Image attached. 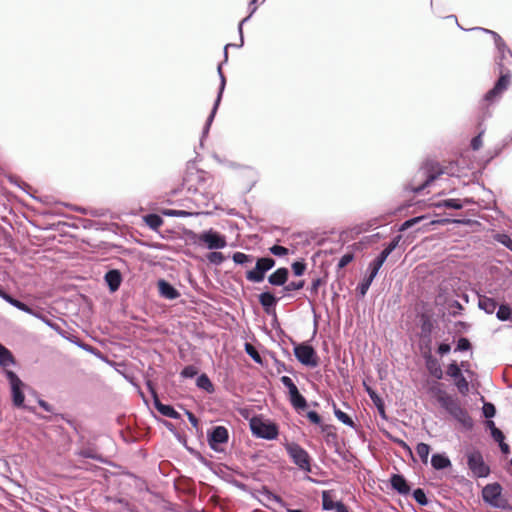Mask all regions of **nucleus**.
<instances>
[{
    "label": "nucleus",
    "instance_id": "5",
    "mask_svg": "<svg viewBox=\"0 0 512 512\" xmlns=\"http://www.w3.org/2000/svg\"><path fill=\"white\" fill-rule=\"evenodd\" d=\"M416 318L420 328L418 333L426 334V332H434L439 327L435 311L426 302L421 303L416 312Z\"/></svg>",
    "mask_w": 512,
    "mask_h": 512
},
{
    "label": "nucleus",
    "instance_id": "42",
    "mask_svg": "<svg viewBox=\"0 0 512 512\" xmlns=\"http://www.w3.org/2000/svg\"><path fill=\"white\" fill-rule=\"evenodd\" d=\"M245 352L257 364L264 365L266 362L265 355H263L258 348L254 347L252 344L245 343Z\"/></svg>",
    "mask_w": 512,
    "mask_h": 512
},
{
    "label": "nucleus",
    "instance_id": "49",
    "mask_svg": "<svg viewBox=\"0 0 512 512\" xmlns=\"http://www.w3.org/2000/svg\"><path fill=\"white\" fill-rule=\"evenodd\" d=\"M291 270L294 276L301 277L307 270V263L304 258H297L291 263Z\"/></svg>",
    "mask_w": 512,
    "mask_h": 512
},
{
    "label": "nucleus",
    "instance_id": "22",
    "mask_svg": "<svg viewBox=\"0 0 512 512\" xmlns=\"http://www.w3.org/2000/svg\"><path fill=\"white\" fill-rule=\"evenodd\" d=\"M425 362L427 371L436 379H441L443 371L439 360L433 354H427L422 356Z\"/></svg>",
    "mask_w": 512,
    "mask_h": 512
},
{
    "label": "nucleus",
    "instance_id": "21",
    "mask_svg": "<svg viewBox=\"0 0 512 512\" xmlns=\"http://www.w3.org/2000/svg\"><path fill=\"white\" fill-rule=\"evenodd\" d=\"M377 276L366 269L363 278L358 282L357 287L355 289L356 297L358 299H362L366 296L371 284Z\"/></svg>",
    "mask_w": 512,
    "mask_h": 512
},
{
    "label": "nucleus",
    "instance_id": "56",
    "mask_svg": "<svg viewBox=\"0 0 512 512\" xmlns=\"http://www.w3.org/2000/svg\"><path fill=\"white\" fill-rule=\"evenodd\" d=\"M451 350L452 347L448 339L436 342V353L440 357L450 354Z\"/></svg>",
    "mask_w": 512,
    "mask_h": 512
},
{
    "label": "nucleus",
    "instance_id": "39",
    "mask_svg": "<svg viewBox=\"0 0 512 512\" xmlns=\"http://www.w3.org/2000/svg\"><path fill=\"white\" fill-rule=\"evenodd\" d=\"M495 315L501 322L512 321V307L508 303L498 304Z\"/></svg>",
    "mask_w": 512,
    "mask_h": 512
},
{
    "label": "nucleus",
    "instance_id": "23",
    "mask_svg": "<svg viewBox=\"0 0 512 512\" xmlns=\"http://www.w3.org/2000/svg\"><path fill=\"white\" fill-rule=\"evenodd\" d=\"M447 374L454 380V384H475L473 381L466 380L456 360H451L448 364Z\"/></svg>",
    "mask_w": 512,
    "mask_h": 512
},
{
    "label": "nucleus",
    "instance_id": "11",
    "mask_svg": "<svg viewBox=\"0 0 512 512\" xmlns=\"http://www.w3.org/2000/svg\"><path fill=\"white\" fill-rule=\"evenodd\" d=\"M217 73L219 76V85H218V89H217V95L214 99L212 108H211V110L205 120V123H204L207 126L208 125L212 126V124H213V121H214L216 114L218 112V109L220 107V104H221V101L223 98V94H224V91L226 88V84H227V78L221 69V64H218V66H217Z\"/></svg>",
    "mask_w": 512,
    "mask_h": 512
},
{
    "label": "nucleus",
    "instance_id": "48",
    "mask_svg": "<svg viewBox=\"0 0 512 512\" xmlns=\"http://www.w3.org/2000/svg\"><path fill=\"white\" fill-rule=\"evenodd\" d=\"M182 233H183V236L182 238L186 241V242H189L195 246H200V238H201V231L200 232H195L194 230L192 229H189V228H183L182 230Z\"/></svg>",
    "mask_w": 512,
    "mask_h": 512
},
{
    "label": "nucleus",
    "instance_id": "40",
    "mask_svg": "<svg viewBox=\"0 0 512 512\" xmlns=\"http://www.w3.org/2000/svg\"><path fill=\"white\" fill-rule=\"evenodd\" d=\"M161 215L166 217H179V218H187L192 216H197L199 213L197 212H191L187 210H179V209H170V208H163L160 211Z\"/></svg>",
    "mask_w": 512,
    "mask_h": 512
},
{
    "label": "nucleus",
    "instance_id": "18",
    "mask_svg": "<svg viewBox=\"0 0 512 512\" xmlns=\"http://www.w3.org/2000/svg\"><path fill=\"white\" fill-rule=\"evenodd\" d=\"M159 296L167 300H176L181 296L179 290L168 280L159 278L156 282Z\"/></svg>",
    "mask_w": 512,
    "mask_h": 512
},
{
    "label": "nucleus",
    "instance_id": "14",
    "mask_svg": "<svg viewBox=\"0 0 512 512\" xmlns=\"http://www.w3.org/2000/svg\"><path fill=\"white\" fill-rule=\"evenodd\" d=\"M431 393L449 414L453 413V411L461 406V403L457 397L449 395L445 391L441 390L438 386H433Z\"/></svg>",
    "mask_w": 512,
    "mask_h": 512
},
{
    "label": "nucleus",
    "instance_id": "50",
    "mask_svg": "<svg viewBox=\"0 0 512 512\" xmlns=\"http://www.w3.org/2000/svg\"><path fill=\"white\" fill-rule=\"evenodd\" d=\"M426 218H427L426 215H419V216L408 218V219H406L404 222H402L399 225L398 231L399 232H405V231L411 229L416 224L420 223L421 221H423Z\"/></svg>",
    "mask_w": 512,
    "mask_h": 512
},
{
    "label": "nucleus",
    "instance_id": "41",
    "mask_svg": "<svg viewBox=\"0 0 512 512\" xmlns=\"http://www.w3.org/2000/svg\"><path fill=\"white\" fill-rule=\"evenodd\" d=\"M431 465L436 470L446 469L451 466L450 459L444 454H434L431 458Z\"/></svg>",
    "mask_w": 512,
    "mask_h": 512
},
{
    "label": "nucleus",
    "instance_id": "35",
    "mask_svg": "<svg viewBox=\"0 0 512 512\" xmlns=\"http://www.w3.org/2000/svg\"><path fill=\"white\" fill-rule=\"evenodd\" d=\"M367 393L369 394L373 404L376 406L379 415L382 419L387 420V414L385 411L384 400L372 389L371 386H365Z\"/></svg>",
    "mask_w": 512,
    "mask_h": 512
},
{
    "label": "nucleus",
    "instance_id": "24",
    "mask_svg": "<svg viewBox=\"0 0 512 512\" xmlns=\"http://www.w3.org/2000/svg\"><path fill=\"white\" fill-rule=\"evenodd\" d=\"M494 45L497 50V55L495 56V65H496L497 69L499 70L500 74H502V73H505V71L507 69L504 65V59L506 57V54L509 51V47L506 44V42L504 41V39L502 40L501 44L496 43Z\"/></svg>",
    "mask_w": 512,
    "mask_h": 512
},
{
    "label": "nucleus",
    "instance_id": "63",
    "mask_svg": "<svg viewBox=\"0 0 512 512\" xmlns=\"http://www.w3.org/2000/svg\"><path fill=\"white\" fill-rule=\"evenodd\" d=\"M268 250L271 255L280 257V258L287 256L289 253V251L286 247L278 245V244L272 245L271 247L268 248Z\"/></svg>",
    "mask_w": 512,
    "mask_h": 512
},
{
    "label": "nucleus",
    "instance_id": "55",
    "mask_svg": "<svg viewBox=\"0 0 512 512\" xmlns=\"http://www.w3.org/2000/svg\"><path fill=\"white\" fill-rule=\"evenodd\" d=\"M473 346L471 341L467 337H460L456 341V345L454 347V353L460 352H469L472 351Z\"/></svg>",
    "mask_w": 512,
    "mask_h": 512
},
{
    "label": "nucleus",
    "instance_id": "38",
    "mask_svg": "<svg viewBox=\"0 0 512 512\" xmlns=\"http://www.w3.org/2000/svg\"><path fill=\"white\" fill-rule=\"evenodd\" d=\"M237 31H238V34H239V43L236 44V43H228L224 46V51H223V61L220 62L219 64H221V66L223 64H226L228 62V48L230 47H233V48H242L244 46V32H243V25L239 24L238 23V27H237Z\"/></svg>",
    "mask_w": 512,
    "mask_h": 512
},
{
    "label": "nucleus",
    "instance_id": "2",
    "mask_svg": "<svg viewBox=\"0 0 512 512\" xmlns=\"http://www.w3.org/2000/svg\"><path fill=\"white\" fill-rule=\"evenodd\" d=\"M254 266L245 271V278L253 284H260L267 278V273L276 266V260L271 255L258 256Z\"/></svg>",
    "mask_w": 512,
    "mask_h": 512
},
{
    "label": "nucleus",
    "instance_id": "60",
    "mask_svg": "<svg viewBox=\"0 0 512 512\" xmlns=\"http://www.w3.org/2000/svg\"><path fill=\"white\" fill-rule=\"evenodd\" d=\"M0 234L5 245L10 249H15V242L12 234L3 226L0 225Z\"/></svg>",
    "mask_w": 512,
    "mask_h": 512
},
{
    "label": "nucleus",
    "instance_id": "52",
    "mask_svg": "<svg viewBox=\"0 0 512 512\" xmlns=\"http://www.w3.org/2000/svg\"><path fill=\"white\" fill-rule=\"evenodd\" d=\"M448 316L457 317L462 315L464 306L458 300H451L447 303Z\"/></svg>",
    "mask_w": 512,
    "mask_h": 512
},
{
    "label": "nucleus",
    "instance_id": "6",
    "mask_svg": "<svg viewBox=\"0 0 512 512\" xmlns=\"http://www.w3.org/2000/svg\"><path fill=\"white\" fill-rule=\"evenodd\" d=\"M227 246V237L214 228L201 231L200 246L207 250H220Z\"/></svg>",
    "mask_w": 512,
    "mask_h": 512
},
{
    "label": "nucleus",
    "instance_id": "30",
    "mask_svg": "<svg viewBox=\"0 0 512 512\" xmlns=\"http://www.w3.org/2000/svg\"><path fill=\"white\" fill-rule=\"evenodd\" d=\"M498 306V301L486 295L479 296L478 298V308L482 310L487 315H492L495 313Z\"/></svg>",
    "mask_w": 512,
    "mask_h": 512
},
{
    "label": "nucleus",
    "instance_id": "25",
    "mask_svg": "<svg viewBox=\"0 0 512 512\" xmlns=\"http://www.w3.org/2000/svg\"><path fill=\"white\" fill-rule=\"evenodd\" d=\"M455 420H457L465 429L470 430L473 428V419L469 415L468 411L462 406L458 407L453 413L450 414Z\"/></svg>",
    "mask_w": 512,
    "mask_h": 512
},
{
    "label": "nucleus",
    "instance_id": "10",
    "mask_svg": "<svg viewBox=\"0 0 512 512\" xmlns=\"http://www.w3.org/2000/svg\"><path fill=\"white\" fill-rule=\"evenodd\" d=\"M467 465L472 474L477 478L487 477L490 473L489 466L484 462L482 453L478 450L466 453Z\"/></svg>",
    "mask_w": 512,
    "mask_h": 512
},
{
    "label": "nucleus",
    "instance_id": "7",
    "mask_svg": "<svg viewBox=\"0 0 512 512\" xmlns=\"http://www.w3.org/2000/svg\"><path fill=\"white\" fill-rule=\"evenodd\" d=\"M401 239L402 235L398 234L392 237V239L389 242L385 243L383 249L377 254V256L372 261H370L367 269L377 276L379 270L387 261L389 255L399 246Z\"/></svg>",
    "mask_w": 512,
    "mask_h": 512
},
{
    "label": "nucleus",
    "instance_id": "37",
    "mask_svg": "<svg viewBox=\"0 0 512 512\" xmlns=\"http://www.w3.org/2000/svg\"><path fill=\"white\" fill-rule=\"evenodd\" d=\"M235 265L247 267L252 264L255 260V256L252 254H246L244 252L236 251L230 256Z\"/></svg>",
    "mask_w": 512,
    "mask_h": 512
},
{
    "label": "nucleus",
    "instance_id": "62",
    "mask_svg": "<svg viewBox=\"0 0 512 512\" xmlns=\"http://www.w3.org/2000/svg\"><path fill=\"white\" fill-rule=\"evenodd\" d=\"M3 373L7 379L8 384H25L15 371L6 368L3 369Z\"/></svg>",
    "mask_w": 512,
    "mask_h": 512
},
{
    "label": "nucleus",
    "instance_id": "36",
    "mask_svg": "<svg viewBox=\"0 0 512 512\" xmlns=\"http://www.w3.org/2000/svg\"><path fill=\"white\" fill-rule=\"evenodd\" d=\"M436 208H446L453 210H460L464 208V203L459 198H445L434 202Z\"/></svg>",
    "mask_w": 512,
    "mask_h": 512
},
{
    "label": "nucleus",
    "instance_id": "26",
    "mask_svg": "<svg viewBox=\"0 0 512 512\" xmlns=\"http://www.w3.org/2000/svg\"><path fill=\"white\" fill-rule=\"evenodd\" d=\"M455 420H457L465 429L470 430L473 428V419L469 415L468 411L462 406L458 407L453 413L450 414Z\"/></svg>",
    "mask_w": 512,
    "mask_h": 512
},
{
    "label": "nucleus",
    "instance_id": "46",
    "mask_svg": "<svg viewBox=\"0 0 512 512\" xmlns=\"http://www.w3.org/2000/svg\"><path fill=\"white\" fill-rule=\"evenodd\" d=\"M199 367L196 364L185 365L179 372L180 378L183 380L196 379L199 372Z\"/></svg>",
    "mask_w": 512,
    "mask_h": 512
},
{
    "label": "nucleus",
    "instance_id": "12",
    "mask_svg": "<svg viewBox=\"0 0 512 512\" xmlns=\"http://www.w3.org/2000/svg\"><path fill=\"white\" fill-rule=\"evenodd\" d=\"M483 500L496 508H505L506 500L502 497V487L498 483L486 485L482 490Z\"/></svg>",
    "mask_w": 512,
    "mask_h": 512
},
{
    "label": "nucleus",
    "instance_id": "13",
    "mask_svg": "<svg viewBox=\"0 0 512 512\" xmlns=\"http://www.w3.org/2000/svg\"><path fill=\"white\" fill-rule=\"evenodd\" d=\"M257 298L265 314H272L276 312L277 305L283 297H278L268 286H265Z\"/></svg>",
    "mask_w": 512,
    "mask_h": 512
},
{
    "label": "nucleus",
    "instance_id": "3",
    "mask_svg": "<svg viewBox=\"0 0 512 512\" xmlns=\"http://www.w3.org/2000/svg\"><path fill=\"white\" fill-rule=\"evenodd\" d=\"M420 171L424 177L422 183L417 186H413L412 184L406 186V190L417 195L421 194L431 183L444 173L443 167L438 162L432 160H426L421 166Z\"/></svg>",
    "mask_w": 512,
    "mask_h": 512
},
{
    "label": "nucleus",
    "instance_id": "9",
    "mask_svg": "<svg viewBox=\"0 0 512 512\" xmlns=\"http://www.w3.org/2000/svg\"><path fill=\"white\" fill-rule=\"evenodd\" d=\"M250 428L252 433L259 438L272 440L278 436L276 424L265 421L260 417H253L250 420Z\"/></svg>",
    "mask_w": 512,
    "mask_h": 512
},
{
    "label": "nucleus",
    "instance_id": "57",
    "mask_svg": "<svg viewBox=\"0 0 512 512\" xmlns=\"http://www.w3.org/2000/svg\"><path fill=\"white\" fill-rule=\"evenodd\" d=\"M337 502H334L330 491L322 492V507L324 510L336 509Z\"/></svg>",
    "mask_w": 512,
    "mask_h": 512
},
{
    "label": "nucleus",
    "instance_id": "31",
    "mask_svg": "<svg viewBox=\"0 0 512 512\" xmlns=\"http://www.w3.org/2000/svg\"><path fill=\"white\" fill-rule=\"evenodd\" d=\"M433 333L434 332H426V334L417 333V337L419 338L418 347L422 356L432 354Z\"/></svg>",
    "mask_w": 512,
    "mask_h": 512
},
{
    "label": "nucleus",
    "instance_id": "45",
    "mask_svg": "<svg viewBox=\"0 0 512 512\" xmlns=\"http://www.w3.org/2000/svg\"><path fill=\"white\" fill-rule=\"evenodd\" d=\"M71 339V337H69ZM73 341H70L71 343L77 345L81 349L89 352L90 354L95 355L99 359H103L101 351H99L96 347L82 341L79 339V337L75 334V339L72 338Z\"/></svg>",
    "mask_w": 512,
    "mask_h": 512
},
{
    "label": "nucleus",
    "instance_id": "32",
    "mask_svg": "<svg viewBox=\"0 0 512 512\" xmlns=\"http://www.w3.org/2000/svg\"><path fill=\"white\" fill-rule=\"evenodd\" d=\"M10 366H18V362L13 353L0 343V367L6 369Z\"/></svg>",
    "mask_w": 512,
    "mask_h": 512
},
{
    "label": "nucleus",
    "instance_id": "59",
    "mask_svg": "<svg viewBox=\"0 0 512 512\" xmlns=\"http://www.w3.org/2000/svg\"><path fill=\"white\" fill-rule=\"evenodd\" d=\"M355 259L354 252L347 251L345 252L338 260L337 262V269H343L347 265H349L353 260Z\"/></svg>",
    "mask_w": 512,
    "mask_h": 512
},
{
    "label": "nucleus",
    "instance_id": "51",
    "mask_svg": "<svg viewBox=\"0 0 512 512\" xmlns=\"http://www.w3.org/2000/svg\"><path fill=\"white\" fill-rule=\"evenodd\" d=\"M489 106L490 105L481 101L480 111L477 117V128H479L481 123L482 125H485V121L492 117V112Z\"/></svg>",
    "mask_w": 512,
    "mask_h": 512
},
{
    "label": "nucleus",
    "instance_id": "16",
    "mask_svg": "<svg viewBox=\"0 0 512 512\" xmlns=\"http://www.w3.org/2000/svg\"><path fill=\"white\" fill-rule=\"evenodd\" d=\"M123 280V274L117 268H109L103 275V282L111 294L120 289Z\"/></svg>",
    "mask_w": 512,
    "mask_h": 512
},
{
    "label": "nucleus",
    "instance_id": "17",
    "mask_svg": "<svg viewBox=\"0 0 512 512\" xmlns=\"http://www.w3.org/2000/svg\"><path fill=\"white\" fill-rule=\"evenodd\" d=\"M149 393L151 394L155 408L164 416L179 419L180 414L170 405L163 404L158 396V391L155 386H147Z\"/></svg>",
    "mask_w": 512,
    "mask_h": 512
},
{
    "label": "nucleus",
    "instance_id": "28",
    "mask_svg": "<svg viewBox=\"0 0 512 512\" xmlns=\"http://www.w3.org/2000/svg\"><path fill=\"white\" fill-rule=\"evenodd\" d=\"M11 387H12L11 395H12L13 405L18 407V408H23V409H26V410H28L30 412L35 413V408L34 407L26 405L24 403L25 395H24V392L21 389V386H11Z\"/></svg>",
    "mask_w": 512,
    "mask_h": 512
},
{
    "label": "nucleus",
    "instance_id": "15",
    "mask_svg": "<svg viewBox=\"0 0 512 512\" xmlns=\"http://www.w3.org/2000/svg\"><path fill=\"white\" fill-rule=\"evenodd\" d=\"M44 318L45 319H42V322L54 330L62 338L68 341H73L68 337L75 339V331L68 327L65 321L60 318L54 319L50 314Z\"/></svg>",
    "mask_w": 512,
    "mask_h": 512
},
{
    "label": "nucleus",
    "instance_id": "64",
    "mask_svg": "<svg viewBox=\"0 0 512 512\" xmlns=\"http://www.w3.org/2000/svg\"><path fill=\"white\" fill-rule=\"evenodd\" d=\"M482 412L485 418L490 419L495 416L496 409L495 406L490 402H484L482 407Z\"/></svg>",
    "mask_w": 512,
    "mask_h": 512
},
{
    "label": "nucleus",
    "instance_id": "53",
    "mask_svg": "<svg viewBox=\"0 0 512 512\" xmlns=\"http://www.w3.org/2000/svg\"><path fill=\"white\" fill-rule=\"evenodd\" d=\"M471 220L470 219H451V218H438V219H434L432 221H430V224L432 225H447V224H450V223H453V224H458V225H468L470 224Z\"/></svg>",
    "mask_w": 512,
    "mask_h": 512
},
{
    "label": "nucleus",
    "instance_id": "33",
    "mask_svg": "<svg viewBox=\"0 0 512 512\" xmlns=\"http://www.w3.org/2000/svg\"><path fill=\"white\" fill-rule=\"evenodd\" d=\"M391 486L399 494L406 495L410 492V486L406 479L400 474H393L390 479Z\"/></svg>",
    "mask_w": 512,
    "mask_h": 512
},
{
    "label": "nucleus",
    "instance_id": "44",
    "mask_svg": "<svg viewBox=\"0 0 512 512\" xmlns=\"http://www.w3.org/2000/svg\"><path fill=\"white\" fill-rule=\"evenodd\" d=\"M7 303L11 306L15 307L16 309L25 312V313H31L30 309L32 308L33 304L23 301L14 295H10V297L7 299Z\"/></svg>",
    "mask_w": 512,
    "mask_h": 512
},
{
    "label": "nucleus",
    "instance_id": "54",
    "mask_svg": "<svg viewBox=\"0 0 512 512\" xmlns=\"http://www.w3.org/2000/svg\"><path fill=\"white\" fill-rule=\"evenodd\" d=\"M6 178L10 184L20 188L22 191L30 195V193L28 192V189L31 188L30 185L24 182L19 176L15 174H8Z\"/></svg>",
    "mask_w": 512,
    "mask_h": 512
},
{
    "label": "nucleus",
    "instance_id": "58",
    "mask_svg": "<svg viewBox=\"0 0 512 512\" xmlns=\"http://www.w3.org/2000/svg\"><path fill=\"white\" fill-rule=\"evenodd\" d=\"M416 452L423 464L428 463V456L430 453V446L426 443H419L416 447Z\"/></svg>",
    "mask_w": 512,
    "mask_h": 512
},
{
    "label": "nucleus",
    "instance_id": "4",
    "mask_svg": "<svg viewBox=\"0 0 512 512\" xmlns=\"http://www.w3.org/2000/svg\"><path fill=\"white\" fill-rule=\"evenodd\" d=\"M512 73L509 69H506L505 73L500 74V77L494 82L492 88H490L482 97V102L493 105L498 102L504 92L509 88L511 84Z\"/></svg>",
    "mask_w": 512,
    "mask_h": 512
},
{
    "label": "nucleus",
    "instance_id": "1",
    "mask_svg": "<svg viewBox=\"0 0 512 512\" xmlns=\"http://www.w3.org/2000/svg\"><path fill=\"white\" fill-rule=\"evenodd\" d=\"M288 341L293 346V355L296 360L307 368H316L320 364V357L316 349L308 342H297L292 337H288Z\"/></svg>",
    "mask_w": 512,
    "mask_h": 512
},
{
    "label": "nucleus",
    "instance_id": "8",
    "mask_svg": "<svg viewBox=\"0 0 512 512\" xmlns=\"http://www.w3.org/2000/svg\"><path fill=\"white\" fill-rule=\"evenodd\" d=\"M285 449L293 463L305 472H311V458L308 452L297 443H288Z\"/></svg>",
    "mask_w": 512,
    "mask_h": 512
},
{
    "label": "nucleus",
    "instance_id": "27",
    "mask_svg": "<svg viewBox=\"0 0 512 512\" xmlns=\"http://www.w3.org/2000/svg\"><path fill=\"white\" fill-rule=\"evenodd\" d=\"M162 216L163 215H161V214H158V213H155V212H150V213H147L146 215H144L142 217V219H143V222L145 223V225L150 230L160 234L159 229H160V227L164 223V220H163Z\"/></svg>",
    "mask_w": 512,
    "mask_h": 512
},
{
    "label": "nucleus",
    "instance_id": "43",
    "mask_svg": "<svg viewBox=\"0 0 512 512\" xmlns=\"http://www.w3.org/2000/svg\"><path fill=\"white\" fill-rule=\"evenodd\" d=\"M228 258L229 256L224 255V253L218 250H210V252L206 254V260L209 264L214 266L222 265Z\"/></svg>",
    "mask_w": 512,
    "mask_h": 512
},
{
    "label": "nucleus",
    "instance_id": "19",
    "mask_svg": "<svg viewBox=\"0 0 512 512\" xmlns=\"http://www.w3.org/2000/svg\"><path fill=\"white\" fill-rule=\"evenodd\" d=\"M228 438V430L224 426H216L212 429L211 433L208 434L209 445L216 451L219 450L218 445L226 443Z\"/></svg>",
    "mask_w": 512,
    "mask_h": 512
},
{
    "label": "nucleus",
    "instance_id": "47",
    "mask_svg": "<svg viewBox=\"0 0 512 512\" xmlns=\"http://www.w3.org/2000/svg\"><path fill=\"white\" fill-rule=\"evenodd\" d=\"M477 134L471 139L470 141V148L473 151H478L482 145H483V136L486 132V125H482V123L479 125V128H477Z\"/></svg>",
    "mask_w": 512,
    "mask_h": 512
},
{
    "label": "nucleus",
    "instance_id": "20",
    "mask_svg": "<svg viewBox=\"0 0 512 512\" xmlns=\"http://www.w3.org/2000/svg\"><path fill=\"white\" fill-rule=\"evenodd\" d=\"M290 277V270L287 267H278L267 276V282L273 287H281L286 284Z\"/></svg>",
    "mask_w": 512,
    "mask_h": 512
},
{
    "label": "nucleus",
    "instance_id": "34",
    "mask_svg": "<svg viewBox=\"0 0 512 512\" xmlns=\"http://www.w3.org/2000/svg\"><path fill=\"white\" fill-rule=\"evenodd\" d=\"M305 283L306 282L304 279H301L298 281H291V282L287 281L286 284L283 286V288L280 290V293L283 298H292L294 296L293 292L303 289L305 286Z\"/></svg>",
    "mask_w": 512,
    "mask_h": 512
},
{
    "label": "nucleus",
    "instance_id": "61",
    "mask_svg": "<svg viewBox=\"0 0 512 512\" xmlns=\"http://www.w3.org/2000/svg\"><path fill=\"white\" fill-rule=\"evenodd\" d=\"M334 414H335L336 418L339 421H341L343 424L348 425L352 428H355L354 421L345 412L341 411L339 408L334 407Z\"/></svg>",
    "mask_w": 512,
    "mask_h": 512
},
{
    "label": "nucleus",
    "instance_id": "29",
    "mask_svg": "<svg viewBox=\"0 0 512 512\" xmlns=\"http://www.w3.org/2000/svg\"><path fill=\"white\" fill-rule=\"evenodd\" d=\"M290 401L293 407L298 411H303L307 408L306 399L300 394L297 386H288Z\"/></svg>",
    "mask_w": 512,
    "mask_h": 512
}]
</instances>
